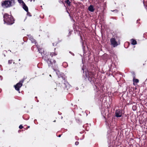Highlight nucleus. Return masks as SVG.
<instances>
[{
	"label": "nucleus",
	"instance_id": "obj_1",
	"mask_svg": "<svg viewBox=\"0 0 147 147\" xmlns=\"http://www.w3.org/2000/svg\"><path fill=\"white\" fill-rule=\"evenodd\" d=\"M56 48L54 49V52L50 53V54H45L42 57L43 59L47 63L49 66L51 67L55 71L58 76L57 79L58 82L59 83L58 85L57 86L56 89L59 91H63L67 90L68 88L69 87V85L67 81V77L63 73H60L58 69L57 65H56V61L55 60H53V61H51L50 57H53L57 55V52L55 51Z\"/></svg>",
	"mask_w": 147,
	"mask_h": 147
},
{
	"label": "nucleus",
	"instance_id": "obj_2",
	"mask_svg": "<svg viewBox=\"0 0 147 147\" xmlns=\"http://www.w3.org/2000/svg\"><path fill=\"white\" fill-rule=\"evenodd\" d=\"M3 21L4 24L7 25H11L14 23L15 19L11 15L7 13H5L3 16Z\"/></svg>",
	"mask_w": 147,
	"mask_h": 147
},
{
	"label": "nucleus",
	"instance_id": "obj_3",
	"mask_svg": "<svg viewBox=\"0 0 147 147\" xmlns=\"http://www.w3.org/2000/svg\"><path fill=\"white\" fill-rule=\"evenodd\" d=\"M15 3L14 0H7L1 2V6L7 8L14 5Z\"/></svg>",
	"mask_w": 147,
	"mask_h": 147
},
{
	"label": "nucleus",
	"instance_id": "obj_4",
	"mask_svg": "<svg viewBox=\"0 0 147 147\" xmlns=\"http://www.w3.org/2000/svg\"><path fill=\"white\" fill-rule=\"evenodd\" d=\"M86 76L88 80L91 84L94 83L95 80V74L94 72L91 71H88L86 72Z\"/></svg>",
	"mask_w": 147,
	"mask_h": 147
},
{
	"label": "nucleus",
	"instance_id": "obj_5",
	"mask_svg": "<svg viewBox=\"0 0 147 147\" xmlns=\"http://www.w3.org/2000/svg\"><path fill=\"white\" fill-rule=\"evenodd\" d=\"M24 81V79L22 80L14 86L16 90L19 91V93H20V88L22 86V84Z\"/></svg>",
	"mask_w": 147,
	"mask_h": 147
},
{
	"label": "nucleus",
	"instance_id": "obj_6",
	"mask_svg": "<svg viewBox=\"0 0 147 147\" xmlns=\"http://www.w3.org/2000/svg\"><path fill=\"white\" fill-rule=\"evenodd\" d=\"M110 43L111 45L113 47H115L118 45L117 42L116 41V39L115 38H112L110 40Z\"/></svg>",
	"mask_w": 147,
	"mask_h": 147
},
{
	"label": "nucleus",
	"instance_id": "obj_7",
	"mask_svg": "<svg viewBox=\"0 0 147 147\" xmlns=\"http://www.w3.org/2000/svg\"><path fill=\"white\" fill-rule=\"evenodd\" d=\"M115 116L117 117H121L122 115V112L119 109H117L115 112Z\"/></svg>",
	"mask_w": 147,
	"mask_h": 147
},
{
	"label": "nucleus",
	"instance_id": "obj_8",
	"mask_svg": "<svg viewBox=\"0 0 147 147\" xmlns=\"http://www.w3.org/2000/svg\"><path fill=\"white\" fill-rule=\"evenodd\" d=\"M29 39L30 40L32 43H34L35 45H37V43L34 39L33 37L31 36H28Z\"/></svg>",
	"mask_w": 147,
	"mask_h": 147
},
{
	"label": "nucleus",
	"instance_id": "obj_9",
	"mask_svg": "<svg viewBox=\"0 0 147 147\" xmlns=\"http://www.w3.org/2000/svg\"><path fill=\"white\" fill-rule=\"evenodd\" d=\"M38 44H37V45H33L32 46V47L31 49L33 51H34L35 50V48L36 49V50L37 49H38V51H39V53H40V48H38V47L37 46H38Z\"/></svg>",
	"mask_w": 147,
	"mask_h": 147
},
{
	"label": "nucleus",
	"instance_id": "obj_10",
	"mask_svg": "<svg viewBox=\"0 0 147 147\" xmlns=\"http://www.w3.org/2000/svg\"><path fill=\"white\" fill-rule=\"evenodd\" d=\"M133 84L134 85H136L139 82V80L138 79H136L135 78H133Z\"/></svg>",
	"mask_w": 147,
	"mask_h": 147
},
{
	"label": "nucleus",
	"instance_id": "obj_11",
	"mask_svg": "<svg viewBox=\"0 0 147 147\" xmlns=\"http://www.w3.org/2000/svg\"><path fill=\"white\" fill-rule=\"evenodd\" d=\"M88 9L89 11L91 12H93L94 11V6L92 5H90L88 7Z\"/></svg>",
	"mask_w": 147,
	"mask_h": 147
},
{
	"label": "nucleus",
	"instance_id": "obj_12",
	"mask_svg": "<svg viewBox=\"0 0 147 147\" xmlns=\"http://www.w3.org/2000/svg\"><path fill=\"white\" fill-rule=\"evenodd\" d=\"M22 5V7L23 9L26 11H28V8L25 3Z\"/></svg>",
	"mask_w": 147,
	"mask_h": 147
},
{
	"label": "nucleus",
	"instance_id": "obj_13",
	"mask_svg": "<svg viewBox=\"0 0 147 147\" xmlns=\"http://www.w3.org/2000/svg\"><path fill=\"white\" fill-rule=\"evenodd\" d=\"M131 44L133 45H135L137 44V42L136 40L134 39H131Z\"/></svg>",
	"mask_w": 147,
	"mask_h": 147
},
{
	"label": "nucleus",
	"instance_id": "obj_14",
	"mask_svg": "<svg viewBox=\"0 0 147 147\" xmlns=\"http://www.w3.org/2000/svg\"><path fill=\"white\" fill-rule=\"evenodd\" d=\"M65 2L67 4L68 6H70L71 2L69 1V0H66V1H65Z\"/></svg>",
	"mask_w": 147,
	"mask_h": 147
},
{
	"label": "nucleus",
	"instance_id": "obj_15",
	"mask_svg": "<svg viewBox=\"0 0 147 147\" xmlns=\"http://www.w3.org/2000/svg\"><path fill=\"white\" fill-rule=\"evenodd\" d=\"M131 74L133 76V78H136V74L133 71L131 72Z\"/></svg>",
	"mask_w": 147,
	"mask_h": 147
},
{
	"label": "nucleus",
	"instance_id": "obj_16",
	"mask_svg": "<svg viewBox=\"0 0 147 147\" xmlns=\"http://www.w3.org/2000/svg\"><path fill=\"white\" fill-rule=\"evenodd\" d=\"M18 2L20 4H21V5H22L24 3V1H23L22 0H18Z\"/></svg>",
	"mask_w": 147,
	"mask_h": 147
},
{
	"label": "nucleus",
	"instance_id": "obj_17",
	"mask_svg": "<svg viewBox=\"0 0 147 147\" xmlns=\"http://www.w3.org/2000/svg\"><path fill=\"white\" fill-rule=\"evenodd\" d=\"M26 12L27 13V15L28 16H29L30 17H31L32 16V15H31V13L30 12H29L28 11Z\"/></svg>",
	"mask_w": 147,
	"mask_h": 147
},
{
	"label": "nucleus",
	"instance_id": "obj_18",
	"mask_svg": "<svg viewBox=\"0 0 147 147\" xmlns=\"http://www.w3.org/2000/svg\"><path fill=\"white\" fill-rule=\"evenodd\" d=\"M13 61L12 60H9L8 61V63L9 64L11 63Z\"/></svg>",
	"mask_w": 147,
	"mask_h": 147
},
{
	"label": "nucleus",
	"instance_id": "obj_19",
	"mask_svg": "<svg viewBox=\"0 0 147 147\" xmlns=\"http://www.w3.org/2000/svg\"><path fill=\"white\" fill-rule=\"evenodd\" d=\"M23 126L22 125H20L19 126V128L20 129H22L23 128Z\"/></svg>",
	"mask_w": 147,
	"mask_h": 147
},
{
	"label": "nucleus",
	"instance_id": "obj_20",
	"mask_svg": "<svg viewBox=\"0 0 147 147\" xmlns=\"http://www.w3.org/2000/svg\"><path fill=\"white\" fill-rule=\"evenodd\" d=\"M79 144V142L78 141H76L75 143V144L76 145H78Z\"/></svg>",
	"mask_w": 147,
	"mask_h": 147
},
{
	"label": "nucleus",
	"instance_id": "obj_21",
	"mask_svg": "<svg viewBox=\"0 0 147 147\" xmlns=\"http://www.w3.org/2000/svg\"><path fill=\"white\" fill-rule=\"evenodd\" d=\"M135 109H136V107L134 106H133L132 107V109H133V110L135 111L136 110Z\"/></svg>",
	"mask_w": 147,
	"mask_h": 147
},
{
	"label": "nucleus",
	"instance_id": "obj_22",
	"mask_svg": "<svg viewBox=\"0 0 147 147\" xmlns=\"http://www.w3.org/2000/svg\"><path fill=\"white\" fill-rule=\"evenodd\" d=\"M30 126H28L27 127L26 129H28V128H30Z\"/></svg>",
	"mask_w": 147,
	"mask_h": 147
},
{
	"label": "nucleus",
	"instance_id": "obj_23",
	"mask_svg": "<svg viewBox=\"0 0 147 147\" xmlns=\"http://www.w3.org/2000/svg\"><path fill=\"white\" fill-rule=\"evenodd\" d=\"M61 135H59V136H58V137H61Z\"/></svg>",
	"mask_w": 147,
	"mask_h": 147
},
{
	"label": "nucleus",
	"instance_id": "obj_24",
	"mask_svg": "<svg viewBox=\"0 0 147 147\" xmlns=\"http://www.w3.org/2000/svg\"><path fill=\"white\" fill-rule=\"evenodd\" d=\"M53 46H54V43H53Z\"/></svg>",
	"mask_w": 147,
	"mask_h": 147
},
{
	"label": "nucleus",
	"instance_id": "obj_25",
	"mask_svg": "<svg viewBox=\"0 0 147 147\" xmlns=\"http://www.w3.org/2000/svg\"><path fill=\"white\" fill-rule=\"evenodd\" d=\"M20 59H19V61H20Z\"/></svg>",
	"mask_w": 147,
	"mask_h": 147
},
{
	"label": "nucleus",
	"instance_id": "obj_26",
	"mask_svg": "<svg viewBox=\"0 0 147 147\" xmlns=\"http://www.w3.org/2000/svg\"><path fill=\"white\" fill-rule=\"evenodd\" d=\"M1 90H0V92H1Z\"/></svg>",
	"mask_w": 147,
	"mask_h": 147
},
{
	"label": "nucleus",
	"instance_id": "obj_27",
	"mask_svg": "<svg viewBox=\"0 0 147 147\" xmlns=\"http://www.w3.org/2000/svg\"><path fill=\"white\" fill-rule=\"evenodd\" d=\"M0 90H1V89H0Z\"/></svg>",
	"mask_w": 147,
	"mask_h": 147
}]
</instances>
